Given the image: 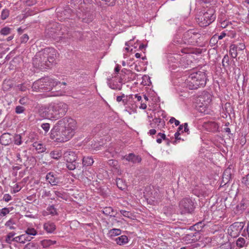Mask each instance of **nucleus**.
<instances>
[{
	"label": "nucleus",
	"instance_id": "f257e3e1",
	"mask_svg": "<svg viewBox=\"0 0 249 249\" xmlns=\"http://www.w3.org/2000/svg\"><path fill=\"white\" fill-rule=\"evenodd\" d=\"M76 127V122L74 119L63 118L54 125L51 130L50 137L57 142H66L74 135Z\"/></svg>",
	"mask_w": 249,
	"mask_h": 249
},
{
	"label": "nucleus",
	"instance_id": "f03ea898",
	"mask_svg": "<svg viewBox=\"0 0 249 249\" xmlns=\"http://www.w3.org/2000/svg\"><path fill=\"white\" fill-rule=\"evenodd\" d=\"M56 58V51L53 48H46L36 54L33 63L36 68L46 69L55 63Z\"/></svg>",
	"mask_w": 249,
	"mask_h": 249
},
{
	"label": "nucleus",
	"instance_id": "7ed1b4c3",
	"mask_svg": "<svg viewBox=\"0 0 249 249\" xmlns=\"http://www.w3.org/2000/svg\"><path fill=\"white\" fill-rule=\"evenodd\" d=\"M68 105L63 103H51L42 108L40 112L42 117L51 120H57L66 114Z\"/></svg>",
	"mask_w": 249,
	"mask_h": 249
},
{
	"label": "nucleus",
	"instance_id": "20e7f679",
	"mask_svg": "<svg viewBox=\"0 0 249 249\" xmlns=\"http://www.w3.org/2000/svg\"><path fill=\"white\" fill-rule=\"evenodd\" d=\"M207 80L206 73L198 71L190 74L186 81L187 87L190 89H196L205 86Z\"/></svg>",
	"mask_w": 249,
	"mask_h": 249
},
{
	"label": "nucleus",
	"instance_id": "39448f33",
	"mask_svg": "<svg viewBox=\"0 0 249 249\" xmlns=\"http://www.w3.org/2000/svg\"><path fill=\"white\" fill-rule=\"evenodd\" d=\"M201 37V34L193 29L184 32L181 40L174 39V42L177 44L196 46L199 44Z\"/></svg>",
	"mask_w": 249,
	"mask_h": 249
},
{
	"label": "nucleus",
	"instance_id": "423d86ee",
	"mask_svg": "<svg viewBox=\"0 0 249 249\" xmlns=\"http://www.w3.org/2000/svg\"><path fill=\"white\" fill-rule=\"evenodd\" d=\"M58 82L49 77H43L35 82L32 85L34 91L45 92L50 91L53 87L56 86Z\"/></svg>",
	"mask_w": 249,
	"mask_h": 249
},
{
	"label": "nucleus",
	"instance_id": "0eeeda50",
	"mask_svg": "<svg viewBox=\"0 0 249 249\" xmlns=\"http://www.w3.org/2000/svg\"><path fill=\"white\" fill-rule=\"evenodd\" d=\"M215 11L213 8L201 11L197 18L196 22L201 27H206L213 22L216 18Z\"/></svg>",
	"mask_w": 249,
	"mask_h": 249
},
{
	"label": "nucleus",
	"instance_id": "6e6552de",
	"mask_svg": "<svg viewBox=\"0 0 249 249\" xmlns=\"http://www.w3.org/2000/svg\"><path fill=\"white\" fill-rule=\"evenodd\" d=\"M74 34L68 27H61L60 30H54L49 31L47 33L49 36L57 41L64 40L66 41L67 39H70L73 37Z\"/></svg>",
	"mask_w": 249,
	"mask_h": 249
},
{
	"label": "nucleus",
	"instance_id": "1a4fd4ad",
	"mask_svg": "<svg viewBox=\"0 0 249 249\" xmlns=\"http://www.w3.org/2000/svg\"><path fill=\"white\" fill-rule=\"evenodd\" d=\"M179 207L182 214L191 213L195 209L194 203L191 198H184L180 201Z\"/></svg>",
	"mask_w": 249,
	"mask_h": 249
},
{
	"label": "nucleus",
	"instance_id": "9d476101",
	"mask_svg": "<svg viewBox=\"0 0 249 249\" xmlns=\"http://www.w3.org/2000/svg\"><path fill=\"white\" fill-rule=\"evenodd\" d=\"M82 13L79 12L78 17L82 19L83 22L89 23L91 22L94 18V15L93 11L89 9H84L80 10Z\"/></svg>",
	"mask_w": 249,
	"mask_h": 249
},
{
	"label": "nucleus",
	"instance_id": "9b49d317",
	"mask_svg": "<svg viewBox=\"0 0 249 249\" xmlns=\"http://www.w3.org/2000/svg\"><path fill=\"white\" fill-rule=\"evenodd\" d=\"M201 234L199 231L191 232L187 234L183 237V239L188 243L196 242L201 239Z\"/></svg>",
	"mask_w": 249,
	"mask_h": 249
},
{
	"label": "nucleus",
	"instance_id": "f8f14e48",
	"mask_svg": "<svg viewBox=\"0 0 249 249\" xmlns=\"http://www.w3.org/2000/svg\"><path fill=\"white\" fill-rule=\"evenodd\" d=\"M124 159L133 164L140 163L142 160V158L140 156L136 155L133 153L125 155L124 157Z\"/></svg>",
	"mask_w": 249,
	"mask_h": 249
},
{
	"label": "nucleus",
	"instance_id": "ddd939ff",
	"mask_svg": "<svg viewBox=\"0 0 249 249\" xmlns=\"http://www.w3.org/2000/svg\"><path fill=\"white\" fill-rule=\"evenodd\" d=\"M64 160L67 162H74L76 161L77 156L76 153L72 151H67L64 153Z\"/></svg>",
	"mask_w": 249,
	"mask_h": 249
},
{
	"label": "nucleus",
	"instance_id": "4468645a",
	"mask_svg": "<svg viewBox=\"0 0 249 249\" xmlns=\"http://www.w3.org/2000/svg\"><path fill=\"white\" fill-rule=\"evenodd\" d=\"M46 179L53 186L56 185L59 182V178L57 177L56 175L53 172L47 173L46 176Z\"/></svg>",
	"mask_w": 249,
	"mask_h": 249
},
{
	"label": "nucleus",
	"instance_id": "2eb2a0df",
	"mask_svg": "<svg viewBox=\"0 0 249 249\" xmlns=\"http://www.w3.org/2000/svg\"><path fill=\"white\" fill-rule=\"evenodd\" d=\"M32 238L33 237L28 236L27 234L25 233L13 238V240L14 242L24 244L26 241H31Z\"/></svg>",
	"mask_w": 249,
	"mask_h": 249
},
{
	"label": "nucleus",
	"instance_id": "dca6fc26",
	"mask_svg": "<svg viewBox=\"0 0 249 249\" xmlns=\"http://www.w3.org/2000/svg\"><path fill=\"white\" fill-rule=\"evenodd\" d=\"M43 228L48 233H52L56 229V227L53 223L48 222L44 223Z\"/></svg>",
	"mask_w": 249,
	"mask_h": 249
},
{
	"label": "nucleus",
	"instance_id": "f3484780",
	"mask_svg": "<svg viewBox=\"0 0 249 249\" xmlns=\"http://www.w3.org/2000/svg\"><path fill=\"white\" fill-rule=\"evenodd\" d=\"M114 240L116 241L117 244L120 246H123L128 242V239L126 235H121L119 237L116 238Z\"/></svg>",
	"mask_w": 249,
	"mask_h": 249
},
{
	"label": "nucleus",
	"instance_id": "a211bd4d",
	"mask_svg": "<svg viewBox=\"0 0 249 249\" xmlns=\"http://www.w3.org/2000/svg\"><path fill=\"white\" fill-rule=\"evenodd\" d=\"M0 141L2 145H8L11 141L10 135L7 133L3 134L0 138Z\"/></svg>",
	"mask_w": 249,
	"mask_h": 249
},
{
	"label": "nucleus",
	"instance_id": "6ab92c4d",
	"mask_svg": "<svg viewBox=\"0 0 249 249\" xmlns=\"http://www.w3.org/2000/svg\"><path fill=\"white\" fill-rule=\"evenodd\" d=\"M80 2V9L83 10L84 9L91 8V4H92V0H79V2Z\"/></svg>",
	"mask_w": 249,
	"mask_h": 249
},
{
	"label": "nucleus",
	"instance_id": "aec40b11",
	"mask_svg": "<svg viewBox=\"0 0 249 249\" xmlns=\"http://www.w3.org/2000/svg\"><path fill=\"white\" fill-rule=\"evenodd\" d=\"M237 45L235 44H231L230 47V51L229 53L231 55V56L232 58H236L237 56L238 53H237Z\"/></svg>",
	"mask_w": 249,
	"mask_h": 249
},
{
	"label": "nucleus",
	"instance_id": "412c9836",
	"mask_svg": "<svg viewBox=\"0 0 249 249\" xmlns=\"http://www.w3.org/2000/svg\"><path fill=\"white\" fill-rule=\"evenodd\" d=\"M94 162L93 159L91 157H84L82 159V164L83 166H90Z\"/></svg>",
	"mask_w": 249,
	"mask_h": 249
},
{
	"label": "nucleus",
	"instance_id": "4be33fe9",
	"mask_svg": "<svg viewBox=\"0 0 249 249\" xmlns=\"http://www.w3.org/2000/svg\"><path fill=\"white\" fill-rule=\"evenodd\" d=\"M102 212L106 215H109L110 216H115V215L114 214V210L113 208L111 207H106L104 208L102 210Z\"/></svg>",
	"mask_w": 249,
	"mask_h": 249
},
{
	"label": "nucleus",
	"instance_id": "5701e85b",
	"mask_svg": "<svg viewBox=\"0 0 249 249\" xmlns=\"http://www.w3.org/2000/svg\"><path fill=\"white\" fill-rule=\"evenodd\" d=\"M12 82L10 80H4L3 82L2 88L4 90L8 91L13 87Z\"/></svg>",
	"mask_w": 249,
	"mask_h": 249
},
{
	"label": "nucleus",
	"instance_id": "b1692460",
	"mask_svg": "<svg viewBox=\"0 0 249 249\" xmlns=\"http://www.w3.org/2000/svg\"><path fill=\"white\" fill-rule=\"evenodd\" d=\"M121 230L119 229H113L109 231L108 235L109 237L112 238L113 237L120 235Z\"/></svg>",
	"mask_w": 249,
	"mask_h": 249
},
{
	"label": "nucleus",
	"instance_id": "393cba45",
	"mask_svg": "<svg viewBox=\"0 0 249 249\" xmlns=\"http://www.w3.org/2000/svg\"><path fill=\"white\" fill-rule=\"evenodd\" d=\"M50 156L53 159L58 160L62 156V152L60 150H54L51 152Z\"/></svg>",
	"mask_w": 249,
	"mask_h": 249
},
{
	"label": "nucleus",
	"instance_id": "a878e982",
	"mask_svg": "<svg viewBox=\"0 0 249 249\" xmlns=\"http://www.w3.org/2000/svg\"><path fill=\"white\" fill-rule=\"evenodd\" d=\"M14 209L13 207H4L0 210V216L4 217L8 214L11 211Z\"/></svg>",
	"mask_w": 249,
	"mask_h": 249
},
{
	"label": "nucleus",
	"instance_id": "bb28decb",
	"mask_svg": "<svg viewBox=\"0 0 249 249\" xmlns=\"http://www.w3.org/2000/svg\"><path fill=\"white\" fill-rule=\"evenodd\" d=\"M56 243L55 241H52L51 240H43L41 241V244L43 248H47L50 246L53 245Z\"/></svg>",
	"mask_w": 249,
	"mask_h": 249
},
{
	"label": "nucleus",
	"instance_id": "cd10ccee",
	"mask_svg": "<svg viewBox=\"0 0 249 249\" xmlns=\"http://www.w3.org/2000/svg\"><path fill=\"white\" fill-rule=\"evenodd\" d=\"M118 102H122L123 105L125 106L127 103V97L124 94L118 96L116 98Z\"/></svg>",
	"mask_w": 249,
	"mask_h": 249
},
{
	"label": "nucleus",
	"instance_id": "c85d7f7f",
	"mask_svg": "<svg viewBox=\"0 0 249 249\" xmlns=\"http://www.w3.org/2000/svg\"><path fill=\"white\" fill-rule=\"evenodd\" d=\"M116 185L117 187L121 190L125 189L126 187V184L121 178L116 179Z\"/></svg>",
	"mask_w": 249,
	"mask_h": 249
},
{
	"label": "nucleus",
	"instance_id": "c756f323",
	"mask_svg": "<svg viewBox=\"0 0 249 249\" xmlns=\"http://www.w3.org/2000/svg\"><path fill=\"white\" fill-rule=\"evenodd\" d=\"M230 176L229 175L226 174V173L224 172L222 177V180L220 184L221 186H223L226 185L230 180Z\"/></svg>",
	"mask_w": 249,
	"mask_h": 249
},
{
	"label": "nucleus",
	"instance_id": "7c9ffc66",
	"mask_svg": "<svg viewBox=\"0 0 249 249\" xmlns=\"http://www.w3.org/2000/svg\"><path fill=\"white\" fill-rule=\"evenodd\" d=\"M224 110L226 113L230 115L233 111V108L231 103L227 102L224 105Z\"/></svg>",
	"mask_w": 249,
	"mask_h": 249
},
{
	"label": "nucleus",
	"instance_id": "2f4dec72",
	"mask_svg": "<svg viewBox=\"0 0 249 249\" xmlns=\"http://www.w3.org/2000/svg\"><path fill=\"white\" fill-rule=\"evenodd\" d=\"M241 182L246 188H249V173L242 178Z\"/></svg>",
	"mask_w": 249,
	"mask_h": 249
},
{
	"label": "nucleus",
	"instance_id": "473e14b6",
	"mask_svg": "<svg viewBox=\"0 0 249 249\" xmlns=\"http://www.w3.org/2000/svg\"><path fill=\"white\" fill-rule=\"evenodd\" d=\"M14 141L15 144L21 145L22 143L21 135L20 134H15Z\"/></svg>",
	"mask_w": 249,
	"mask_h": 249
},
{
	"label": "nucleus",
	"instance_id": "72a5a7b5",
	"mask_svg": "<svg viewBox=\"0 0 249 249\" xmlns=\"http://www.w3.org/2000/svg\"><path fill=\"white\" fill-rule=\"evenodd\" d=\"M230 60H229V57L228 54H226L224 55V57L223 58L222 64V66L226 68V67L229 66L230 65Z\"/></svg>",
	"mask_w": 249,
	"mask_h": 249
},
{
	"label": "nucleus",
	"instance_id": "f704fd0d",
	"mask_svg": "<svg viewBox=\"0 0 249 249\" xmlns=\"http://www.w3.org/2000/svg\"><path fill=\"white\" fill-rule=\"evenodd\" d=\"M78 166V163L76 161L74 162H67V167L70 170H73Z\"/></svg>",
	"mask_w": 249,
	"mask_h": 249
},
{
	"label": "nucleus",
	"instance_id": "c9c22d12",
	"mask_svg": "<svg viewBox=\"0 0 249 249\" xmlns=\"http://www.w3.org/2000/svg\"><path fill=\"white\" fill-rule=\"evenodd\" d=\"M153 121L155 124H157L158 126H161L163 127L165 125L164 121L161 118H155L153 120Z\"/></svg>",
	"mask_w": 249,
	"mask_h": 249
},
{
	"label": "nucleus",
	"instance_id": "e433bc0d",
	"mask_svg": "<svg viewBox=\"0 0 249 249\" xmlns=\"http://www.w3.org/2000/svg\"><path fill=\"white\" fill-rule=\"evenodd\" d=\"M107 84L109 86V88L113 89H118L119 90H121L122 89L121 87H118V86L117 85H115L112 84L111 82V77H109L107 78Z\"/></svg>",
	"mask_w": 249,
	"mask_h": 249
},
{
	"label": "nucleus",
	"instance_id": "4c0bfd02",
	"mask_svg": "<svg viewBox=\"0 0 249 249\" xmlns=\"http://www.w3.org/2000/svg\"><path fill=\"white\" fill-rule=\"evenodd\" d=\"M15 233L14 232H9L6 236L5 238V241L6 243L11 244L12 241H14L13 240L14 236L15 235Z\"/></svg>",
	"mask_w": 249,
	"mask_h": 249
},
{
	"label": "nucleus",
	"instance_id": "58836bf2",
	"mask_svg": "<svg viewBox=\"0 0 249 249\" xmlns=\"http://www.w3.org/2000/svg\"><path fill=\"white\" fill-rule=\"evenodd\" d=\"M25 234H27L28 236H30V235H36L37 234L36 231L33 228H28L25 231Z\"/></svg>",
	"mask_w": 249,
	"mask_h": 249
},
{
	"label": "nucleus",
	"instance_id": "ea45409f",
	"mask_svg": "<svg viewBox=\"0 0 249 249\" xmlns=\"http://www.w3.org/2000/svg\"><path fill=\"white\" fill-rule=\"evenodd\" d=\"M246 243V240L245 238L243 237H239L236 240V245L239 248L243 247Z\"/></svg>",
	"mask_w": 249,
	"mask_h": 249
},
{
	"label": "nucleus",
	"instance_id": "a19ab883",
	"mask_svg": "<svg viewBox=\"0 0 249 249\" xmlns=\"http://www.w3.org/2000/svg\"><path fill=\"white\" fill-rule=\"evenodd\" d=\"M26 108L21 106H17L15 107V113L17 114H20L24 113Z\"/></svg>",
	"mask_w": 249,
	"mask_h": 249
},
{
	"label": "nucleus",
	"instance_id": "79ce46f5",
	"mask_svg": "<svg viewBox=\"0 0 249 249\" xmlns=\"http://www.w3.org/2000/svg\"><path fill=\"white\" fill-rule=\"evenodd\" d=\"M82 174L84 177H85L89 179L90 178H92V176L93 175V172L91 171H90L89 170V169H88V170L85 169V170H83L82 171Z\"/></svg>",
	"mask_w": 249,
	"mask_h": 249
},
{
	"label": "nucleus",
	"instance_id": "37998d69",
	"mask_svg": "<svg viewBox=\"0 0 249 249\" xmlns=\"http://www.w3.org/2000/svg\"><path fill=\"white\" fill-rule=\"evenodd\" d=\"M11 29L8 27H5L2 28L0 31V33L4 36L8 35L10 33Z\"/></svg>",
	"mask_w": 249,
	"mask_h": 249
},
{
	"label": "nucleus",
	"instance_id": "c03bdc74",
	"mask_svg": "<svg viewBox=\"0 0 249 249\" xmlns=\"http://www.w3.org/2000/svg\"><path fill=\"white\" fill-rule=\"evenodd\" d=\"M209 125L211 128V131H216L218 130V124L214 122H210Z\"/></svg>",
	"mask_w": 249,
	"mask_h": 249
},
{
	"label": "nucleus",
	"instance_id": "a18cd8bd",
	"mask_svg": "<svg viewBox=\"0 0 249 249\" xmlns=\"http://www.w3.org/2000/svg\"><path fill=\"white\" fill-rule=\"evenodd\" d=\"M9 15V11L7 9H3L1 12V18L2 20L6 19Z\"/></svg>",
	"mask_w": 249,
	"mask_h": 249
},
{
	"label": "nucleus",
	"instance_id": "49530a36",
	"mask_svg": "<svg viewBox=\"0 0 249 249\" xmlns=\"http://www.w3.org/2000/svg\"><path fill=\"white\" fill-rule=\"evenodd\" d=\"M158 139H157V142L158 143H160L162 142V139L164 140H166V136L164 133H159L158 134Z\"/></svg>",
	"mask_w": 249,
	"mask_h": 249
},
{
	"label": "nucleus",
	"instance_id": "de8ad7c7",
	"mask_svg": "<svg viewBox=\"0 0 249 249\" xmlns=\"http://www.w3.org/2000/svg\"><path fill=\"white\" fill-rule=\"evenodd\" d=\"M41 127L43 129V130L46 132L47 133L50 128V124L49 123H43L41 125Z\"/></svg>",
	"mask_w": 249,
	"mask_h": 249
},
{
	"label": "nucleus",
	"instance_id": "09e8293b",
	"mask_svg": "<svg viewBox=\"0 0 249 249\" xmlns=\"http://www.w3.org/2000/svg\"><path fill=\"white\" fill-rule=\"evenodd\" d=\"M47 210L50 212V213L52 215H55L57 214L56 210L53 205L49 207Z\"/></svg>",
	"mask_w": 249,
	"mask_h": 249
},
{
	"label": "nucleus",
	"instance_id": "8fccbe9b",
	"mask_svg": "<svg viewBox=\"0 0 249 249\" xmlns=\"http://www.w3.org/2000/svg\"><path fill=\"white\" fill-rule=\"evenodd\" d=\"M15 224V223L14 222L13 220L12 219H10L6 222L5 225L6 227H9L10 229L12 230L14 229L15 228L12 225Z\"/></svg>",
	"mask_w": 249,
	"mask_h": 249
},
{
	"label": "nucleus",
	"instance_id": "3c124183",
	"mask_svg": "<svg viewBox=\"0 0 249 249\" xmlns=\"http://www.w3.org/2000/svg\"><path fill=\"white\" fill-rule=\"evenodd\" d=\"M54 193L55 195L58 197H60L61 198H64V193L62 192L54 191Z\"/></svg>",
	"mask_w": 249,
	"mask_h": 249
},
{
	"label": "nucleus",
	"instance_id": "603ef678",
	"mask_svg": "<svg viewBox=\"0 0 249 249\" xmlns=\"http://www.w3.org/2000/svg\"><path fill=\"white\" fill-rule=\"evenodd\" d=\"M28 39V36L27 34H24L20 38V41L21 43H26Z\"/></svg>",
	"mask_w": 249,
	"mask_h": 249
},
{
	"label": "nucleus",
	"instance_id": "864d4df0",
	"mask_svg": "<svg viewBox=\"0 0 249 249\" xmlns=\"http://www.w3.org/2000/svg\"><path fill=\"white\" fill-rule=\"evenodd\" d=\"M12 199V196L8 194H6L4 195L2 200L5 201V202H9L10 200Z\"/></svg>",
	"mask_w": 249,
	"mask_h": 249
},
{
	"label": "nucleus",
	"instance_id": "5fc2aeb1",
	"mask_svg": "<svg viewBox=\"0 0 249 249\" xmlns=\"http://www.w3.org/2000/svg\"><path fill=\"white\" fill-rule=\"evenodd\" d=\"M169 123L171 124L175 123L176 126L179 125L180 122L179 121L176 120L174 117H171L169 120Z\"/></svg>",
	"mask_w": 249,
	"mask_h": 249
},
{
	"label": "nucleus",
	"instance_id": "6e6d98bb",
	"mask_svg": "<svg viewBox=\"0 0 249 249\" xmlns=\"http://www.w3.org/2000/svg\"><path fill=\"white\" fill-rule=\"evenodd\" d=\"M51 196L52 194L50 191H47L46 190H43V193L42 195L43 197H51Z\"/></svg>",
	"mask_w": 249,
	"mask_h": 249
},
{
	"label": "nucleus",
	"instance_id": "4d7b16f0",
	"mask_svg": "<svg viewBox=\"0 0 249 249\" xmlns=\"http://www.w3.org/2000/svg\"><path fill=\"white\" fill-rule=\"evenodd\" d=\"M180 133L178 132H177L175 133L174 136L175 140L173 142L174 144H176L177 143V141L178 140H181V138L179 137Z\"/></svg>",
	"mask_w": 249,
	"mask_h": 249
},
{
	"label": "nucleus",
	"instance_id": "13d9d810",
	"mask_svg": "<svg viewBox=\"0 0 249 249\" xmlns=\"http://www.w3.org/2000/svg\"><path fill=\"white\" fill-rule=\"evenodd\" d=\"M246 48V46L244 43L240 42L239 45H237V49L238 51H243Z\"/></svg>",
	"mask_w": 249,
	"mask_h": 249
},
{
	"label": "nucleus",
	"instance_id": "bf43d9fd",
	"mask_svg": "<svg viewBox=\"0 0 249 249\" xmlns=\"http://www.w3.org/2000/svg\"><path fill=\"white\" fill-rule=\"evenodd\" d=\"M121 213L125 217H129V212L126 211L125 210H121L120 211Z\"/></svg>",
	"mask_w": 249,
	"mask_h": 249
},
{
	"label": "nucleus",
	"instance_id": "052dcab7",
	"mask_svg": "<svg viewBox=\"0 0 249 249\" xmlns=\"http://www.w3.org/2000/svg\"><path fill=\"white\" fill-rule=\"evenodd\" d=\"M27 99L25 97H22L19 99V103L21 105H25L27 103Z\"/></svg>",
	"mask_w": 249,
	"mask_h": 249
},
{
	"label": "nucleus",
	"instance_id": "680f3d73",
	"mask_svg": "<svg viewBox=\"0 0 249 249\" xmlns=\"http://www.w3.org/2000/svg\"><path fill=\"white\" fill-rule=\"evenodd\" d=\"M183 128H184L183 131L189 134V129L188 127V124L187 123H186L183 124Z\"/></svg>",
	"mask_w": 249,
	"mask_h": 249
},
{
	"label": "nucleus",
	"instance_id": "e2e57ef3",
	"mask_svg": "<svg viewBox=\"0 0 249 249\" xmlns=\"http://www.w3.org/2000/svg\"><path fill=\"white\" fill-rule=\"evenodd\" d=\"M226 36V33L222 32L221 33L220 35L217 36V38L218 39V40H220Z\"/></svg>",
	"mask_w": 249,
	"mask_h": 249
},
{
	"label": "nucleus",
	"instance_id": "0e129e2a",
	"mask_svg": "<svg viewBox=\"0 0 249 249\" xmlns=\"http://www.w3.org/2000/svg\"><path fill=\"white\" fill-rule=\"evenodd\" d=\"M108 163L109 165L114 166L116 165L117 161L113 160H108Z\"/></svg>",
	"mask_w": 249,
	"mask_h": 249
},
{
	"label": "nucleus",
	"instance_id": "69168bd1",
	"mask_svg": "<svg viewBox=\"0 0 249 249\" xmlns=\"http://www.w3.org/2000/svg\"><path fill=\"white\" fill-rule=\"evenodd\" d=\"M228 25V22L226 20L223 21L221 23V27L223 28H226Z\"/></svg>",
	"mask_w": 249,
	"mask_h": 249
},
{
	"label": "nucleus",
	"instance_id": "338daca9",
	"mask_svg": "<svg viewBox=\"0 0 249 249\" xmlns=\"http://www.w3.org/2000/svg\"><path fill=\"white\" fill-rule=\"evenodd\" d=\"M156 132L157 131L155 129H151L149 131L148 134H149L150 135H153L156 133Z\"/></svg>",
	"mask_w": 249,
	"mask_h": 249
},
{
	"label": "nucleus",
	"instance_id": "774afa93",
	"mask_svg": "<svg viewBox=\"0 0 249 249\" xmlns=\"http://www.w3.org/2000/svg\"><path fill=\"white\" fill-rule=\"evenodd\" d=\"M146 107H147V106H146V104H145V103H142L140 107V108H142L143 109H146Z\"/></svg>",
	"mask_w": 249,
	"mask_h": 249
}]
</instances>
